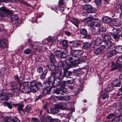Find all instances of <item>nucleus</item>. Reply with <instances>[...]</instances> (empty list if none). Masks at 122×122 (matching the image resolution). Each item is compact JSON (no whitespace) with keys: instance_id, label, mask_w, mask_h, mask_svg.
Returning <instances> with one entry per match:
<instances>
[{"instance_id":"obj_1","label":"nucleus","mask_w":122,"mask_h":122,"mask_svg":"<svg viewBox=\"0 0 122 122\" xmlns=\"http://www.w3.org/2000/svg\"><path fill=\"white\" fill-rule=\"evenodd\" d=\"M0 14L2 16H5L9 15L8 17L10 22L15 21L18 18L17 15H14L12 11L8 10L5 7L0 8Z\"/></svg>"},{"instance_id":"obj_2","label":"nucleus","mask_w":122,"mask_h":122,"mask_svg":"<svg viewBox=\"0 0 122 122\" xmlns=\"http://www.w3.org/2000/svg\"><path fill=\"white\" fill-rule=\"evenodd\" d=\"M101 35L105 43V48L110 49H113L114 46L112 42V40L111 37V36L104 33H102Z\"/></svg>"},{"instance_id":"obj_3","label":"nucleus","mask_w":122,"mask_h":122,"mask_svg":"<svg viewBox=\"0 0 122 122\" xmlns=\"http://www.w3.org/2000/svg\"><path fill=\"white\" fill-rule=\"evenodd\" d=\"M111 64V71L115 70L118 68L120 70L122 71V55L121 57L118 58L115 64L113 62H112Z\"/></svg>"},{"instance_id":"obj_4","label":"nucleus","mask_w":122,"mask_h":122,"mask_svg":"<svg viewBox=\"0 0 122 122\" xmlns=\"http://www.w3.org/2000/svg\"><path fill=\"white\" fill-rule=\"evenodd\" d=\"M30 84L31 90L33 92H36L39 88L42 86V84L40 82L36 83L34 81H31L30 82Z\"/></svg>"},{"instance_id":"obj_5","label":"nucleus","mask_w":122,"mask_h":122,"mask_svg":"<svg viewBox=\"0 0 122 122\" xmlns=\"http://www.w3.org/2000/svg\"><path fill=\"white\" fill-rule=\"evenodd\" d=\"M66 103L59 104L57 105L55 108H52L50 109V113L51 114L57 113L59 112V109L64 110L66 109Z\"/></svg>"},{"instance_id":"obj_6","label":"nucleus","mask_w":122,"mask_h":122,"mask_svg":"<svg viewBox=\"0 0 122 122\" xmlns=\"http://www.w3.org/2000/svg\"><path fill=\"white\" fill-rule=\"evenodd\" d=\"M82 52L81 50H76L74 51L73 54L72 56L73 57H69L67 60V61L71 63L73 61H74V57H76L77 58L81 57L82 55Z\"/></svg>"},{"instance_id":"obj_7","label":"nucleus","mask_w":122,"mask_h":122,"mask_svg":"<svg viewBox=\"0 0 122 122\" xmlns=\"http://www.w3.org/2000/svg\"><path fill=\"white\" fill-rule=\"evenodd\" d=\"M82 8L84 10H87V12L89 13H95L97 11L96 9L93 8L91 5L89 4L83 5Z\"/></svg>"},{"instance_id":"obj_8","label":"nucleus","mask_w":122,"mask_h":122,"mask_svg":"<svg viewBox=\"0 0 122 122\" xmlns=\"http://www.w3.org/2000/svg\"><path fill=\"white\" fill-rule=\"evenodd\" d=\"M101 23V20H100L96 19L94 21L91 23L90 26L92 28H94L95 27L99 26Z\"/></svg>"},{"instance_id":"obj_9","label":"nucleus","mask_w":122,"mask_h":122,"mask_svg":"<svg viewBox=\"0 0 122 122\" xmlns=\"http://www.w3.org/2000/svg\"><path fill=\"white\" fill-rule=\"evenodd\" d=\"M57 74H58L56 72H54L51 73V77L49 78L47 82L49 84L52 83H53L54 80L55 79V77Z\"/></svg>"},{"instance_id":"obj_10","label":"nucleus","mask_w":122,"mask_h":122,"mask_svg":"<svg viewBox=\"0 0 122 122\" xmlns=\"http://www.w3.org/2000/svg\"><path fill=\"white\" fill-rule=\"evenodd\" d=\"M112 24L114 26L118 27L121 25L122 23L119 19L116 18L113 19L112 20Z\"/></svg>"},{"instance_id":"obj_11","label":"nucleus","mask_w":122,"mask_h":122,"mask_svg":"<svg viewBox=\"0 0 122 122\" xmlns=\"http://www.w3.org/2000/svg\"><path fill=\"white\" fill-rule=\"evenodd\" d=\"M81 41L80 40H76L73 42L71 46V49L77 48L81 45Z\"/></svg>"},{"instance_id":"obj_12","label":"nucleus","mask_w":122,"mask_h":122,"mask_svg":"<svg viewBox=\"0 0 122 122\" xmlns=\"http://www.w3.org/2000/svg\"><path fill=\"white\" fill-rule=\"evenodd\" d=\"M0 47L2 49L7 48V44L6 39H3L0 40Z\"/></svg>"},{"instance_id":"obj_13","label":"nucleus","mask_w":122,"mask_h":122,"mask_svg":"<svg viewBox=\"0 0 122 122\" xmlns=\"http://www.w3.org/2000/svg\"><path fill=\"white\" fill-rule=\"evenodd\" d=\"M53 87L52 86H49L45 87L42 89V92L44 95H46L52 89Z\"/></svg>"},{"instance_id":"obj_14","label":"nucleus","mask_w":122,"mask_h":122,"mask_svg":"<svg viewBox=\"0 0 122 122\" xmlns=\"http://www.w3.org/2000/svg\"><path fill=\"white\" fill-rule=\"evenodd\" d=\"M105 48V46L102 45L94 51V52L96 55H98L101 53L104 50Z\"/></svg>"},{"instance_id":"obj_15","label":"nucleus","mask_w":122,"mask_h":122,"mask_svg":"<svg viewBox=\"0 0 122 122\" xmlns=\"http://www.w3.org/2000/svg\"><path fill=\"white\" fill-rule=\"evenodd\" d=\"M40 44L38 45H32L31 44H30V46L32 48H33L34 51H37L38 50L39 51V50H41L42 48V46L40 45Z\"/></svg>"},{"instance_id":"obj_16","label":"nucleus","mask_w":122,"mask_h":122,"mask_svg":"<svg viewBox=\"0 0 122 122\" xmlns=\"http://www.w3.org/2000/svg\"><path fill=\"white\" fill-rule=\"evenodd\" d=\"M8 98L7 94L5 93L2 92L0 95V99L2 101L6 100H8Z\"/></svg>"},{"instance_id":"obj_17","label":"nucleus","mask_w":122,"mask_h":122,"mask_svg":"<svg viewBox=\"0 0 122 122\" xmlns=\"http://www.w3.org/2000/svg\"><path fill=\"white\" fill-rule=\"evenodd\" d=\"M102 21L105 23L108 24L112 21V19L108 16H104L102 19Z\"/></svg>"},{"instance_id":"obj_18","label":"nucleus","mask_w":122,"mask_h":122,"mask_svg":"<svg viewBox=\"0 0 122 122\" xmlns=\"http://www.w3.org/2000/svg\"><path fill=\"white\" fill-rule=\"evenodd\" d=\"M117 51L115 49H112L109 51L107 54V56L110 57L115 55Z\"/></svg>"},{"instance_id":"obj_19","label":"nucleus","mask_w":122,"mask_h":122,"mask_svg":"<svg viewBox=\"0 0 122 122\" xmlns=\"http://www.w3.org/2000/svg\"><path fill=\"white\" fill-rule=\"evenodd\" d=\"M64 70V76L67 78H68L72 74V72L71 71H67V68H63Z\"/></svg>"},{"instance_id":"obj_20","label":"nucleus","mask_w":122,"mask_h":122,"mask_svg":"<svg viewBox=\"0 0 122 122\" xmlns=\"http://www.w3.org/2000/svg\"><path fill=\"white\" fill-rule=\"evenodd\" d=\"M91 44L88 42L84 43L83 44V48L85 50H86L90 48Z\"/></svg>"},{"instance_id":"obj_21","label":"nucleus","mask_w":122,"mask_h":122,"mask_svg":"<svg viewBox=\"0 0 122 122\" xmlns=\"http://www.w3.org/2000/svg\"><path fill=\"white\" fill-rule=\"evenodd\" d=\"M30 82L28 81L25 82H24L23 83V85L24 88L22 89V92L23 93H26L23 91V90L25 89H29L30 88V87L29 86V83Z\"/></svg>"},{"instance_id":"obj_22","label":"nucleus","mask_w":122,"mask_h":122,"mask_svg":"<svg viewBox=\"0 0 122 122\" xmlns=\"http://www.w3.org/2000/svg\"><path fill=\"white\" fill-rule=\"evenodd\" d=\"M71 21L77 27L79 25L80 23L79 21L76 18H72V20H71Z\"/></svg>"},{"instance_id":"obj_23","label":"nucleus","mask_w":122,"mask_h":122,"mask_svg":"<svg viewBox=\"0 0 122 122\" xmlns=\"http://www.w3.org/2000/svg\"><path fill=\"white\" fill-rule=\"evenodd\" d=\"M122 122V116L120 115L118 117H115L113 119L112 122Z\"/></svg>"},{"instance_id":"obj_24","label":"nucleus","mask_w":122,"mask_h":122,"mask_svg":"<svg viewBox=\"0 0 122 122\" xmlns=\"http://www.w3.org/2000/svg\"><path fill=\"white\" fill-rule=\"evenodd\" d=\"M55 80H54V83L56 84L57 86L59 85L61 82V80L59 78V76L56 75L55 77Z\"/></svg>"},{"instance_id":"obj_25","label":"nucleus","mask_w":122,"mask_h":122,"mask_svg":"<svg viewBox=\"0 0 122 122\" xmlns=\"http://www.w3.org/2000/svg\"><path fill=\"white\" fill-rule=\"evenodd\" d=\"M68 53V51L66 50L64 51L61 52L60 55V57L62 58H66L67 56Z\"/></svg>"},{"instance_id":"obj_26","label":"nucleus","mask_w":122,"mask_h":122,"mask_svg":"<svg viewBox=\"0 0 122 122\" xmlns=\"http://www.w3.org/2000/svg\"><path fill=\"white\" fill-rule=\"evenodd\" d=\"M62 45L64 49L67 48L68 46V41L66 40H64L62 41Z\"/></svg>"},{"instance_id":"obj_27","label":"nucleus","mask_w":122,"mask_h":122,"mask_svg":"<svg viewBox=\"0 0 122 122\" xmlns=\"http://www.w3.org/2000/svg\"><path fill=\"white\" fill-rule=\"evenodd\" d=\"M49 58L51 61L52 63H54L56 62V60L54 56L52 53H51L50 54Z\"/></svg>"},{"instance_id":"obj_28","label":"nucleus","mask_w":122,"mask_h":122,"mask_svg":"<svg viewBox=\"0 0 122 122\" xmlns=\"http://www.w3.org/2000/svg\"><path fill=\"white\" fill-rule=\"evenodd\" d=\"M58 99L60 100H62V99L65 100V101H68L69 100L70 98V97L69 96H66L64 97H59Z\"/></svg>"},{"instance_id":"obj_29","label":"nucleus","mask_w":122,"mask_h":122,"mask_svg":"<svg viewBox=\"0 0 122 122\" xmlns=\"http://www.w3.org/2000/svg\"><path fill=\"white\" fill-rule=\"evenodd\" d=\"M114 89L113 86H108L105 89V91L107 92H109Z\"/></svg>"},{"instance_id":"obj_30","label":"nucleus","mask_w":122,"mask_h":122,"mask_svg":"<svg viewBox=\"0 0 122 122\" xmlns=\"http://www.w3.org/2000/svg\"><path fill=\"white\" fill-rule=\"evenodd\" d=\"M80 34L82 35H84V36L87 34V31L86 29L83 28L80 29Z\"/></svg>"},{"instance_id":"obj_31","label":"nucleus","mask_w":122,"mask_h":122,"mask_svg":"<svg viewBox=\"0 0 122 122\" xmlns=\"http://www.w3.org/2000/svg\"><path fill=\"white\" fill-rule=\"evenodd\" d=\"M47 72V69H46L44 71L41 76V79H43L45 78Z\"/></svg>"},{"instance_id":"obj_32","label":"nucleus","mask_w":122,"mask_h":122,"mask_svg":"<svg viewBox=\"0 0 122 122\" xmlns=\"http://www.w3.org/2000/svg\"><path fill=\"white\" fill-rule=\"evenodd\" d=\"M93 19V17H89L84 19V21L86 23H88L91 21Z\"/></svg>"},{"instance_id":"obj_33","label":"nucleus","mask_w":122,"mask_h":122,"mask_svg":"<svg viewBox=\"0 0 122 122\" xmlns=\"http://www.w3.org/2000/svg\"><path fill=\"white\" fill-rule=\"evenodd\" d=\"M16 106H18L17 110L18 111L20 110H22L23 107H24V105L23 104L21 103H19L16 104Z\"/></svg>"},{"instance_id":"obj_34","label":"nucleus","mask_w":122,"mask_h":122,"mask_svg":"<svg viewBox=\"0 0 122 122\" xmlns=\"http://www.w3.org/2000/svg\"><path fill=\"white\" fill-rule=\"evenodd\" d=\"M102 42V41L99 39H97L95 41V43L96 45L99 46Z\"/></svg>"},{"instance_id":"obj_35","label":"nucleus","mask_w":122,"mask_h":122,"mask_svg":"<svg viewBox=\"0 0 122 122\" xmlns=\"http://www.w3.org/2000/svg\"><path fill=\"white\" fill-rule=\"evenodd\" d=\"M32 51L29 48H27L25 50L24 52L26 54H28L32 53Z\"/></svg>"},{"instance_id":"obj_36","label":"nucleus","mask_w":122,"mask_h":122,"mask_svg":"<svg viewBox=\"0 0 122 122\" xmlns=\"http://www.w3.org/2000/svg\"><path fill=\"white\" fill-rule=\"evenodd\" d=\"M53 119L50 116L46 117V122H52Z\"/></svg>"},{"instance_id":"obj_37","label":"nucleus","mask_w":122,"mask_h":122,"mask_svg":"<svg viewBox=\"0 0 122 122\" xmlns=\"http://www.w3.org/2000/svg\"><path fill=\"white\" fill-rule=\"evenodd\" d=\"M3 103L5 106H7L9 109H11L12 108V106L10 103L7 102H4Z\"/></svg>"},{"instance_id":"obj_38","label":"nucleus","mask_w":122,"mask_h":122,"mask_svg":"<svg viewBox=\"0 0 122 122\" xmlns=\"http://www.w3.org/2000/svg\"><path fill=\"white\" fill-rule=\"evenodd\" d=\"M116 50H117L120 52H122V46H116L115 48Z\"/></svg>"},{"instance_id":"obj_39","label":"nucleus","mask_w":122,"mask_h":122,"mask_svg":"<svg viewBox=\"0 0 122 122\" xmlns=\"http://www.w3.org/2000/svg\"><path fill=\"white\" fill-rule=\"evenodd\" d=\"M61 92V89H60V88H59L54 90L53 92L57 94H58L59 93L62 94V92Z\"/></svg>"},{"instance_id":"obj_40","label":"nucleus","mask_w":122,"mask_h":122,"mask_svg":"<svg viewBox=\"0 0 122 122\" xmlns=\"http://www.w3.org/2000/svg\"><path fill=\"white\" fill-rule=\"evenodd\" d=\"M113 31L114 33V34H118L120 31V29L118 28L113 29Z\"/></svg>"},{"instance_id":"obj_41","label":"nucleus","mask_w":122,"mask_h":122,"mask_svg":"<svg viewBox=\"0 0 122 122\" xmlns=\"http://www.w3.org/2000/svg\"><path fill=\"white\" fill-rule=\"evenodd\" d=\"M108 96V94L106 93H104L102 94L101 95V97L103 99H106Z\"/></svg>"},{"instance_id":"obj_42","label":"nucleus","mask_w":122,"mask_h":122,"mask_svg":"<svg viewBox=\"0 0 122 122\" xmlns=\"http://www.w3.org/2000/svg\"><path fill=\"white\" fill-rule=\"evenodd\" d=\"M95 2L98 6L101 5L102 4L101 0H95Z\"/></svg>"},{"instance_id":"obj_43","label":"nucleus","mask_w":122,"mask_h":122,"mask_svg":"<svg viewBox=\"0 0 122 122\" xmlns=\"http://www.w3.org/2000/svg\"><path fill=\"white\" fill-rule=\"evenodd\" d=\"M61 52L60 51L57 50L55 52V56L58 57H60Z\"/></svg>"},{"instance_id":"obj_44","label":"nucleus","mask_w":122,"mask_h":122,"mask_svg":"<svg viewBox=\"0 0 122 122\" xmlns=\"http://www.w3.org/2000/svg\"><path fill=\"white\" fill-rule=\"evenodd\" d=\"M118 34H113L112 36L114 39H115V40L117 41V40L119 39V37L118 35Z\"/></svg>"},{"instance_id":"obj_45","label":"nucleus","mask_w":122,"mask_h":122,"mask_svg":"<svg viewBox=\"0 0 122 122\" xmlns=\"http://www.w3.org/2000/svg\"><path fill=\"white\" fill-rule=\"evenodd\" d=\"M58 67H62L63 68L64 67L65 64L62 62H59L58 65Z\"/></svg>"},{"instance_id":"obj_46","label":"nucleus","mask_w":122,"mask_h":122,"mask_svg":"<svg viewBox=\"0 0 122 122\" xmlns=\"http://www.w3.org/2000/svg\"><path fill=\"white\" fill-rule=\"evenodd\" d=\"M66 84V82L65 81H63L61 82V81L59 86H61L62 87H64L65 86V85Z\"/></svg>"},{"instance_id":"obj_47","label":"nucleus","mask_w":122,"mask_h":122,"mask_svg":"<svg viewBox=\"0 0 122 122\" xmlns=\"http://www.w3.org/2000/svg\"><path fill=\"white\" fill-rule=\"evenodd\" d=\"M114 115V114L111 113L108 114L106 117V118L107 119H110Z\"/></svg>"},{"instance_id":"obj_48","label":"nucleus","mask_w":122,"mask_h":122,"mask_svg":"<svg viewBox=\"0 0 122 122\" xmlns=\"http://www.w3.org/2000/svg\"><path fill=\"white\" fill-rule=\"evenodd\" d=\"M122 94V87L120 89L119 92L116 93V95L117 96H119Z\"/></svg>"},{"instance_id":"obj_49","label":"nucleus","mask_w":122,"mask_h":122,"mask_svg":"<svg viewBox=\"0 0 122 122\" xmlns=\"http://www.w3.org/2000/svg\"><path fill=\"white\" fill-rule=\"evenodd\" d=\"M10 119L9 117H6L4 119L3 122H9Z\"/></svg>"},{"instance_id":"obj_50","label":"nucleus","mask_w":122,"mask_h":122,"mask_svg":"<svg viewBox=\"0 0 122 122\" xmlns=\"http://www.w3.org/2000/svg\"><path fill=\"white\" fill-rule=\"evenodd\" d=\"M99 31L100 32H105L106 31V30L104 28H103L102 27L100 26L99 28Z\"/></svg>"},{"instance_id":"obj_51","label":"nucleus","mask_w":122,"mask_h":122,"mask_svg":"<svg viewBox=\"0 0 122 122\" xmlns=\"http://www.w3.org/2000/svg\"><path fill=\"white\" fill-rule=\"evenodd\" d=\"M37 72L39 73H41L43 71V68L41 67H39L37 69Z\"/></svg>"},{"instance_id":"obj_52","label":"nucleus","mask_w":122,"mask_h":122,"mask_svg":"<svg viewBox=\"0 0 122 122\" xmlns=\"http://www.w3.org/2000/svg\"><path fill=\"white\" fill-rule=\"evenodd\" d=\"M55 66L54 65H52L49 67V69L51 71H53L55 69Z\"/></svg>"},{"instance_id":"obj_53","label":"nucleus","mask_w":122,"mask_h":122,"mask_svg":"<svg viewBox=\"0 0 122 122\" xmlns=\"http://www.w3.org/2000/svg\"><path fill=\"white\" fill-rule=\"evenodd\" d=\"M31 110L30 107L29 106H26L25 107V111L27 112L30 111Z\"/></svg>"},{"instance_id":"obj_54","label":"nucleus","mask_w":122,"mask_h":122,"mask_svg":"<svg viewBox=\"0 0 122 122\" xmlns=\"http://www.w3.org/2000/svg\"><path fill=\"white\" fill-rule=\"evenodd\" d=\"M60 89H61V92H62H62L65 93L66 90V88L64 87H62V88H60Z\"/></svg>"},{"instance_id":"obj_55","label":"nucleus","mask_w":122,"mask_h":122,"mask_svg":"<svg viewBox=\"0 0 122 122\" xmlns=\"http://www.w3.org/2000/svg\"><path fill=\"white\" fill-rule=\"evenodd\" d=\"M18 112L20 113V114L22 115H24L25 114V112L23 109L22 110H20V111H19Z\"/></svg>"},{"instance_id":"obj_56","label":"nucleus","mask_w":122,"mask_h":122,"mask_svg":"<svg viewBox=\"0 0 122 122\" xmlns=\"http://www.w3.org/2000/svg\"><path fill=\"white\" fill-rule=\"evenodd\" d=\"M32 120L34 122H40L39 120L36 118H33Z\"/></svg>"},{"instance_id":"obj_57","label":"nucleus","mask_w":122,"mask_h":122,"mask_svg":"<svg viewBox=\"0 0 122 122\" xmlns=\"http://www.w3.org/2000/svg\"><path fill=\"white\" fill-rule=\"evenodd\" d=\"M91 37V35L90 34L88 35L86 34L84 36V37L85 38L89 39Z\"/></svg>"},{"instance_id":"obj_58","label":"nucleus","mask_w":122,"mask_h":122,"mask_svg":"<svg viewBox=\"0 0 122 122\" xmlns=\"http://www.w3.org/2000/svg\"><path fill=\"white\" fill-rule=\"evenodd\" d=\"M4 29V27L2 24H0V32L2 31Z\"/></svg>"},{"instance_id":"obj_59","label":"nucleus","mask_w":122,"mask_h":122,"mask_svg":"<svg viewBox=\"0 0 122 122\" xmlns=\"http://www.w3.org/2000/svg\"><path fill=\"white\" fill-rule=\"evenodd\" d=\"M42 97V96L41 95L37 96L35 98V101H37L38 100L41 98Z\"/></svg>"},{"instance_id":"obj_60","label":"nucleus","mask_w":122,"mask_h":122,"mask_svg":"<svg viewBox=\"0 0 122 122\" xmlns=\"http://www.w3.org/2000/svg\"><path fill=\"white\" fill-rule=\"evenodd\" d=\"M12 122H20L19 119L15 118L12 119Z\"/></svg>"},{"instance_id":"obj_61","label":"nucleus","mask_w":122,"mask_h":122,"mask_svg":"<svg viewBox=\"0 0 122 122\" xmlns=\"http://www.w3.org/2000/svg\"><path fill=\"white\" fill-rule=\"evenodd\" d=\"M14 77H15V80L16 81H18V82L20 84V82H19V77H18V76L17 75H15L14 76Z\"/></svg>"},{"instance_id":"obj_62","label":"nucleus","mask_w":122,"mask_h":122,"mask_svg":"<svg viewBox=\"0 0 122 122\" xmlns=\"http://www.w3.org/2000/svg\"><path fill=\"white\" fill-rule=\"evenodd\" d=\"M65 33L66 35L68 36H70L71 35V33L69 31H65Z\"/></svg>"},{"instance_id":"obj_63","label":"nucleus","mask_w":122,"mask_h":122,"mask_svg":"<svg viewBox=\"0 0 122 122\" xmlns=\"http://www.w3.org/2000/svg\"><path fill=\"white\" fill-rule=\"evenodd\" d=\"M52 122H60V121L57 119H53Z\"/></svg>"},{"instance_id":"obj_64","label":"nucleus","mask_w":122,"mask_h":122,"mask_svg":"<svg viewBox=\"0 0 122 122\" xmlns=\"http://www.w3.org/2000/svg\"><path fill=\"white\" fill-rule=\"evenodd\" d=\"M121 84V82L120 81H119L117 84H116L115 85V86L116 87L120 86Z\"/></svg>"}]
</instances>
